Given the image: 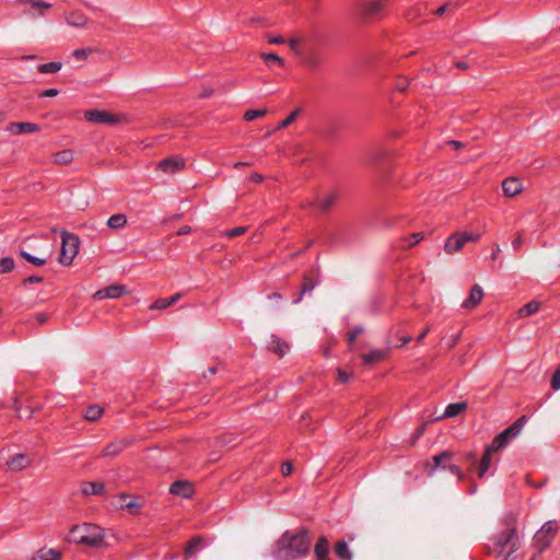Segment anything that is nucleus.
<instances>
[{"label":"nucleus","mask_w":560,"mask_h":560,"mask_svg":"<svg viewBox=\"0 0 560 560\" xmlns=\"http://www.w3.org/2000/svg\"><path fill=\"white\" fill-rule=\"evenodd\" d=\"M311 537L305 528L296 533L285 532L276 542L272 556L277 560H296L310 550Z\"/></svg>","instance_id":"f257e3e1"},{"label":"nucleus","mask_w":560,"mask_h":560,"mask_svg":"<svg viewBox=\"0 0 560 560\" xmlns=\"http://www.w3.org/2000/svg\"><path fill=\"white\" fill-rule=\"evenodd\" d=\"M70 542L89 547H101L104 542L103 529L96 525L84 523L73 526L68 537Z\"/></svg>","instance_id":"f03ea898"},{"label":"nucleus","mask_w":560,"mask_h":560,"mask_svg":"<svg viewBox=\"0 0 560 560\" xmlns=\"http://www.w3.org/2000/svg\"><path fill=\"white\" fill-rule=\"evenodd\" d=\"M520 548V539L514 528L505 529L495 538V549L503 560H514L513 553Z\"/></svg>","instance_id":"7ed1b4c3"},{"label":"nucleus","mask_w":560,"mask_h":560,"mask_svg":"<svg viewBox=\"0 0 560 560\" xmlns=\"http://www.w3.org/2000/svg\"><path fill=\"white\" fill-rule=\"evenodd\" d=\"M526 421L525 416L520 417L493 439L492 443L489 445L490 448L497 452L504 448L512 439L516 438L522 432Z\"/></svg>","instance_id":"20e7f679"},{"label":"nucleus","mask_w":560,"mask_h":560,"mask_svg":"<svg viewBox=\"0 0 560 560\" xmlns=\"http://www.w3.org/2000/svg\"><path fill=\"white\" fill-rule=\"evenodd\" d=\"M79 238L72 233L62 232L61 248L58 260L63 266H69L79 253Z\"/></svg>","instance_id":"39448f33"},{"label":"nucleus","mask_w":560,"mask_h":560,"mask_svg":"<svg viewBox=\"0 0 560 560\" xmlns=\"http://www.w3.org/2000/svg\"><path fill=\"white\" fill-rule=\"evenodd\" d=\"M452 453L448 451H444L432 457L433 464H428V475L433 476L438 469H448L453 475H455L459 481L465 479V475L459 469L458 466L453 465L451 463Z\"/></svg>","instance_id":"423d86ee"},{"label":"nucleus","mask_w":560,"mask_h":560,"mask_svg":"<svg viewBox=\"0 0 560 560\" xmlns=\"http://www.w3.org/2000/svg\"><path fill=\"white\" fill-rule=\"evenodd\" d=\"M558 530L556 521L546 522L541 528L534 536V544L539 552L545 550L552 541L555 534Z\"/></svg>","instance_id":"0eeeda50"},{"label":"nucleus","mask_w":560,"mask_h":560,"mask_svg":"<svg viewBox=\"0 0 560 560\" xmlns=\"http://www.w3.org/2000/svg\"><path fill=\"white\" fill-rule=\"evenodd\" d=\"M20 4L24 7L23 14L31 19L45 16L52 7L51 3L40 0H20Z\"/></svg>","instance_id":"6e6552de"},{"label":"nucleus","mask_w":560,"mask_h":560,"mask_svg":"<svg viewBox=\"0 0 560 560\" xmlns=\"http://www.w3.org/2000/svg\"><path fill=\"white\" fill-rule=\"evenodd\" d=\"M84 117L90 122L114 125L119 118L108 112L92 109L84 113Z\"/></svg>","instance_id":"1a4fd4ad"},{"label":"nucleus","mask_w":560,"mask_h":560,"mask_svg":"<svg viewBox=\"0 0 560 560\" xmlns=\"http://www.w3.org/2000/svg\"><path fill=\"white\" fill-rule=\"evenodd\" d=\"M339 194L336 190H329L316 197L313 205L322 212H328L337 202Z\"/></svg>","instance_id":"9d476101"},{"label":"nucleus","mask_w":560,"mask_h":560,"mask_svg":"<svg viewBox=\"0 0 560 560\" xmlns=\"http://www.w3.org/2000/svg\"><path fill=\"white\" fill-rule=\"evenodd\" d=\"M126 293H127L126 285L114 284V285H108L106 288L97 290L94 293L93 298L95 300L102 301L105 299H118V298H121L122 295H125Z\"/></svg>","instance_id":"9b49d317"},{"label":"nucleus","mask_w":560,"mask_h":560,"mask_svg":"<svg viewBox=\"0 0 560 560\" xmlns=\"http://www.w3.org/2000/svg\"><path fill=\"white\" fill-rule=\"evenodd\" d=\"M185 166V160L179 156H172L162 160L159 163V168L167 174H174L180 170H183Z\"/></svg>","instance_id":"f8f14e48"},{"label":"nucleus","mask_w":560,"mask_h":560,"mask_svg":"<svg viewBox=\"0 0 560 560\" xmlns=\"http://www.w3.org/2000/svg\"><path fill=\"white\" fill-rule=\"evenodd\" d=\"M170 492L174 495L189 499L194 494V487L189 481L177 480L171 485Z\"/></svg>","instance_id":"ddd939ff"},{"label":"nucleus","mask_w":560,"mask_h":560,"mask_svg":"<svg viewBox=\"0 0 560 560\" xmlns=\"http://www.w3.org/2000/svg\"><path fill=\"white\" fill-rule=\"evenodd\" d=\"M388 0H371L362 4V13L366 18L378 16L384 11Z\"/></svg>","instance_id":"4468645a"},{"label":"nucleus","mask_w":560,"mask_h":560,"mask_svg":"<svg viewBox=\"0 0 560 560\" xmlns=\"http://www.w3.org/2000/svg\"><path fill=\"white\" fill-rule=\"evenodd\" d=\"M465 245H466V243L463 238L462 233L456 232V233L452 234L446 240V242L444 244V250L446 254L453 255V254L459 252L460 249H463Z\"/></svg>","instance_id":"2eb2a0df"},{"label":"nucleus","mask_w":560,"mask_h":560,"mask_svg":"<svg viewBox=\"0 0 560 560\" xmlns=\"http://www.w3.org/2000/svg\"><path fill=\"white\" fill-rule=\"evenodd\" d=\"M483 299V290L479 284H475L469 296L462 303L463 308L471 310L478 306Z\"/></svg>","instance_id":"dca6fc26"},{"label":"nucleus","mask_w":560,"mask_h":560,"mask_svg":"<svg viewBox=\"0 0 560 560\" xmlns=\"http://www.w3.org/2000/svg\"><path fill=\"white\" fill-rule=\"evenodd\" d=\"M32 464V459L25 454H15L7 462V467L11 471H21Z\"/></svg>","instance_id":"f3484780"},{"label":"nucleus","mask_w":560,"mask_h":560,"mask_svg":"<svg viewBox=\"0 0 560 560\" xmlns=\"http://www.w3.org/2000/svg\"><path fill=\"white\" fill-rule=\"evenodd\" d=\"M502 190L505 197H515L522 192L523 184L516 177H509L503 180Z\"/></svg>","instance_id":"a211bd4d"},{"label":"nucleus","mask_w":560,"mask_h":560,"mask_svg":"<svg viewBox=\"0 0 560 560\" xmlns=\"http://www.w3.org/2000/svg\"><path fill=\"white\" fill-rule=\"evenodd\" d=\"M38 130V125L33 122H11L7 126V131L15 135L32 133Z\"/></svg>","instance_id":"6ab92c4d"},{"label":"nucleus","mask_w":560,"mask_h":560,"mask_svg":"<svg viewBox=\"0 0 560 560\" xmlns=\"http://www.w3.org/2000/svg\"><path fill=\"white\" fill-rule=\"evenodd\" d=\"M127 442L125 440H116L110 443H108L102 451L101 455L102 457H114L120 454L126 447Z\"/></svg>","instance_id":"aec40b11"},{"label":"nucleus","mask_w":560,"mask_h":560,"mask_svg":"<svg viewBox=\"0 0 560 560\" xmlns=\"http://www.w3.org/2000/svg\"><path fill=\"white\" fill-rule=\"evenodd\" d=\"M104 490V483L98 481H84L80 486V491L83 495L102 494Z\"/></svg>","instance_id":"412c9836"},{"label":"nucleus","mask_w":560,"mask_h":560,"mask_svg":"<svg viewBox=\"0 0 560 560\" xmlns=\"http://www.w3.org/2000/svg\"><path fill=\"white\" fill-rule=\"evenodd\" d=\"M66 22L72 27L83 28L88 25V18L80 11H73L66 15Z\"/></svg>","instance_id":"4be33fe9"},{"label":"nucleus","mask_w":560,"mask_h":560,"mask_svg":"<svg viewBox=\"0 0 560 560\" xmlns=\"http://www.w3.org/2000/svg\"><path fill=\"white\" fill-rule=\"evenodd\" d=\"M329 553V542L328 539L325 536H322L314 548V555L316 560H329L328 558Z\"/></svg>","instance_id":"5701e85b"},{"label":"nucleus","mask_w":560,"mask_h":560,"mask_svg":"<svg viewBox=\"0 0 560 560\" xmlns=\"http://www.w3.org/2000/svg\"><path fill=\"white\" fill-rule=\"evenodd\" d=\"M289 345L282 339L272 336L271 341L269 343V349L277 353L279 357H283L289 351Z\"/></svg>","instance_id":"b1692460"},{"label":"nucleus","mask_w":560,"mask_h":560,"mask_svg":"<svg viewBox=\"0 0 560 560\" xmlns=\"http://www.w3.org/2000/svg\"><path fill=\"white\" fill-rule=\"evenodd\" d=\"M494 450H491L488 445L486 447L485 454L480 460L479 468H478V477L482 478L486 472L489 470L490 464H491V455L494 453Z\"/></svg>","instance_id":"393cba45"},{"label":"nucleus","mask_w":560,"mask_h":560,"mask_svg":"<svg viewBox=\"0 0 560 560\" xmlns=\"http://www.w3.org/2000/svg\"><path fill=\"white\" fill-rule=\"evenodd\" d=\"M127 217L124 213H117L108 218L106 224L112 230H121L127 225Z\"/></svg>","instance_id":"a878e982"},{"label":"nucleus","mask_w":560,"mask_h":560,"mask_svg":"<svg viewBox=\"0 0 560 560\" xmlns=\"http://www.w3.org/2000/svg\"><path fill=\"white\" fill-rule=\"evenodd\" d=\"M467 408V404L462 402H453L446 406L442 418H454L464 411Z\"/></svg>","instance_id":"bb28decb"},{"label":"nucleus","mask_w":560,"mask_h":560,"mask_svg":"<svg viewBox=\"0 0 560 560\" xmlns=\"http://www.w3.org/2000/svg\"><path fill=\"white\" fill-rule=\"evenodd\" d=\"M180 299V294L176 293L170 298L158 299L151 306L150 310H164L175 304Z\"/></svg>","instance_id":"cd10ccee"},{"label":"nucleus","mask_w":560,"mask_h":560,"mask_svg":"<svg viewBox=\"0 0 560 560\" xmlns=\"http://www.w3.org/2000/svg\"><path fill=\"white\" fill-rule=\"evenodd\" d=\"M335 553L338 558L342 560H351L352 555L349 550V547L346 541L340 540L335 546Z\"/></svg>","instance_id":"c85d7f7f"},{"label":"nucleus","mask_w":560,"mask_h":560,"mask_svg":"<svg viewBox=\"0 0 560 560\" xmlns=\"http://www.w3.org/2000/svg\"><path fill=\"white\" fill-rule=\"evenodd\" d=\"M540 303L537 301H530L526 303L523 307L520 308L518 315L521 317H526L533 315L539 311Z\"/></svg>","instance_id":"c756f323"},{"label":"nucleus","mask_w":560,"mask_h":560,"mask_svg":"<svg viewBox=\"0 0 560 560\" xmlns=\"http://www.w3.org/2000/svg\"><path fill=\"white\" fill-rule=\"evenodd\" d=\"M103 415V409L98 405H93L86 408L84 412V418L88 421H96L98 420Z\"/></svg>","instance_id":"7c9ffc66"},{"label":"nucleus","mask_w":560,"mask_h":560,"mask_svg":"<svg viewBox=\"0 0 560 560\" xmlns=\"http://www.w3.org/2000/svg\"><path fill=\"white\" fill-rule=\"evenodd\" d=\"M202 548V544H201V538L199 536L197 537H194L186 546V549H185V556L186 557H191L194 556L197 551L201 550Z\"/></svg>","instance_id":"2f4dec72"},{"label":"nucleus","mask_w":560,"mask_h":560,"mask_svg":"<svg viewBox=\"0 0 560 560\" xmlns=\"http://www.w3.org/2000/svg\"><path fill=\"white\" fill-rule=\"evenodd\" d=\"M19 255L34 266H42L47 261L46 257H36L24 249H20Z\"/></svg>","instance_id":"473e14b6"},{"label":"nucleus","mask_w":560,"mask_h":560,"mask_svg":"<svg viewBox=\"0 0 560 560\" xmlns=\"http://www.w3.org/2000/svg\"><path fill=\"white\" fill-rule=\"evenodd\" d=\"M35 560H60V553L54 549H40Z\"/></svg>","instance_id":"72a5a7b5"},{"label":"nucleus","mask_w":560,"mask_h":560,"mask_svg":"<svg viewBox=\"0 0 560 560\" xmlns=\"http://www.w3.org/2000/svg\"><path fill=\"white\" fill-rule=\"evenodd\" d=\"M62 68V63L59 62V61H52V62H48V63H42L37 67V70L40 72V73H56L58 71H60Z\"/></svg>","instance_id":"f704fd0d"},{"label":"nucleus","mask_w":560,"mask_h":560,"mask_svg":"<svg viewBox=\"0 0 560 560\" xmlns=\"http://www.w3.org/2000/svg\"><path fill=\"white\" fill-rule=\"evenodd\" d=\"M73 160V152L71 150H62L55 154L54 162L56 164H68Z\"/></svg>","instance_id":"c9c22d12"},{"label":"nucleus","mask_w":560,"mask_h":560,"mask_svg":"<svg viewBox=\"0 0 560 560\" xmlns=\"http://www.w3.org/2000/svg\"><path fill=\"white\" fill-rule=\"evenodd\" d=\"M384 358V351L382 350H372L369 353L362 355V360L364 364H372L377 361H381Z\"/></svg>","instance_id":"e433bc0d"},{"label":"nucleus","mask_w":560,"mask_h":560,"mask_svg":"<svg viewBox=\"0 0 560 560\" xmlns=\"http://www.w3.org/2000/svg\"><path fill=\"white\" fill-rule=\"evenodd\" d=\"M120 498V501H121V508L122 509H126L128 510L129 512L131 513H137L139 508H140V504L138 503L137 500H129L127 501V499L129 498L127 494H120L119 495Z\"/></svg>","instance_id":"4c0bfd02"},{"label":"nucleus","mask_w":560,"mask_h":560,"mask_svg":"<svg viewBox=\"0 0 560 560\" xmlns=\"http://www.w3.org/2000/svg\"><path fill=\"white\" fill-rule=\"evenodd\" d=\"M304 63L311 69H316L320 65V57L315 51H311L305 56Z\"/></svg>","instance_id":"58836bf2"},{"label":"nucleus","mask_w":560,"mask_h":560,"mask_svg":"<svg viewBox=\"0 0 560 560\" xmlns=\"http://www.w3.org/2000/svg\"><path fill=\"white\" fill-rule=\"evenodd\" d=\"M15 268L12 257H3L0 259V273H8Z\"/></svg>","instance_id":"ea45409f"},{"label":"nucleus","mask_w":560,"mask_h":560,"mask_svg":"<svg viewBox=\"0 0 560 560\" xmlns=\"http://www.w3.org/2000/svg\"><path fill=\"white\" fill-rule=\"evenodd\" d=\"M267 114V110L265 108L261 109H248L244 113V119L246 121H252L256 118L264 117Z\"/></svg>","instance_id":"a19ab883"},{"label":"nucleus","mask_w":560,"mask_h":560,"mask_svg":"<svg viewBox=\"0 0 560 560\" xmlns=\"http://www.w3.org/2000/svg\"><path fill=\"white\" fill-rule=\"evenodd\" d=\"M424 237L423 233L421 232H418V233H412L410 234L408 237L404 238V242H406V244L401 245L402 248H406V247H411L413 246L415 244L419 243L420 241H422Z\"/></svg>","instance_id":"79ce46f5"},{"label":"nucleus","mask_w":560,"mask_h":560,"mask_svg":"<svg viewBox=\"0 0 560 560\" xmlns=\"http://www.w3.org/2000/svg\"><path fill=\"white\" fill-rule=\"evenodd\" d=\"M95 51H96V49H94V48H90V47H88V48H79V49L73 50L72 56H73L77 60H85V59H88V57H89L91 54H93V52H95Z\"/></svg>","instance_id":"37998d69"},{"label":"nucleus","mask_w":560,"mask_h":560,"mask_svg":"<svg viewBox=\"0 0 560 560\" xmlns=\"http://www.w3.org/2000/svg\"><path fill=\"white\" fill-rule=\"evenodd\" d=\"M261 59L266 62V63H271V62H276L278 63L280 67H283L284 66V61L281 57H279L278 55L273 54V52H264L261 54Z\"/></svg>","instance_id":"c03bdc74"},{"label":"nucleus","mask_w":560,"mask_h":560,"mask_svg":"<svg viewBox=\"0 0 560 560\" xmlns=\"http://www.w3.org/2000/svg\"><path fill=\"white\" fill-rule=\"evenodd\" d=\"M300 115V109L293 110L287 118H284L282 121H280L277 126V130H281L287 128L289 125H291Z\"/></svg>","instance_id":"a18cd8bd"},{"label":"nucleus","mask_w":560,"mask_h":560,"mask_svg":"<svg viewBox=\"0 0 560 560\" xmlns=\"http://www.w3.org/2000/svg\"><path fill=\"white\" fill-rule=\"evenodd\" d=\"M316 287V283L312 280L311 277L304 276L303 284L301 288L302 294L312 292Z\"/></svg>","instance_id":"49530a36"},{"label":"nucleus","mask_w":560,"mask_h":560,"mask_svg":"<svg viewBox=\"0 0 560 560\" xmlns=\"http://www.w3.org/2000/svg\"><path fill=\"white\" fill-rule=\"evenodd\" d=\"M247 231L246 226H237L223 232L225 237H236L243 235Z\"/></svg>","instance_id":"de8ad7c7"},{"label":"nucleus","mask_w":560,"mask_h":560,"mask_svg":"<svg viewBox=\"0 0 560 560\" xmlns=\"http://www.w3.org/2000/svg\"><path fill=\"white\" fill-rule=\"evenodd\" d=\"M337 377L340 383H347L352 377V373L338 369Z\"/></svg>","instance_id":"09e8293b"},{"label":"nucleus","mask_w":560,"mask_h":560,"mask_svg":"<svg viewBox=\"0 0 560 560\" xmlns=\"http://www.w3.org/2000/svg\"><path fill=\"white\" fill-rule=\"evenodd\" d=\"M460 233L463 235L465 243H467V242L475 243V242L479 241V238H480L479 233H469V232H460Z\"/></svg>","instance_id":"8fccbe9b"},{"label":"nucleus","mask_w":560,"mask_h":560,"mask_svg":"<svg viewBox=\"0 0 560 560\" xmlns=\"http://www.w3.org/2000/svg\"><path fill=\"white\" fill-rule=\"evenodd\" d=\"M551 387L555 390L560 389V370H557L551 378Z\"/></svg>","instance_id":"3c124183"},{"label":"nucleus","mask_w":560,"mask_h":560,"mask_svg":"<svg viewBox=\"0 0 560 560\" xmlns=\"http://www.w3.org/2000/svg\"><path fill=\"white\" fill-rule=\"evenodd\" d=\"M288 45L290 47V49L292 51H294L296 55H300L301 54V50H300V40L298 38H291L289 42H288Z\"/></svg>","instance_id":"603ef678"},{"label":"nucleus","mask_w":560,"mask_h":560,"mask_svg":"<svg viewBox=\"0 0 560 560\" xmlns=\"http://www.w3.org/2000/svg\"><path fill=\"white\" fill-rule=\"evenodd\" d=\"M43 282V278L38 276H30L23 280V284H34Z\"/></svg>","instance_id":"864d4df0"},{"label":"nucleus","mask_w":560,"mask_h":560,"mask_svg":"<svg viewBox=\"0 0 560 560\" xmlns=\"http://www.w3.org/2000/svg\"><path fill=\"white\" fill-rule=\"evenodd\" d=\"M34 319L38 325H44L48 320V315L45 313H37L34 315Z\"/></svg>","instance_id":"5fc2aeb1"},{"label":"nucleus","mask_w":560,"mask_h":560,"mask_svg":"<svg viewBox=\"0 0 560 560\" xmlns=\"http://www.w3.org/2000/svg\"><path fill=\"white\" fill-rule=\"evenodd\" d=\"M522 244H523V234L518 233L517 236L515 237V240L512 242V247L516 252L520 249Z\"/></svg>","instance_id":"6e6d98bb"},{"label":"nucleus","mask_w":560,"mask_h":560,"mask_svg":"<svg viewBox=\"0 0 560 560\" xmlns=\"http://www.w3.org/2000/svg\"><path fill=\"white\" fill-rule=\"evenodd\" d=\"M281 472L283 476H289L292 472V464L289 462H285L281 466Z\"/></svg>","instance_id":"4d7b16f0"},{"label":"nucleus","mask_w":560,"mask_h":560,"mask_svg":"<svg viewBox=\"0 0 560 560\" xmlns=\"http://www.w3.org/2000/svg\"><path fill=\"white\" fill-rule=\"evenodd\" d=\"M59 91L57 89H48L40 93V96L43 97H54L57 96Z\"/></svg>","instance_id":"13d9d810"},{"label":"nucleus","mask_w":560,"mask_h":560,"mask_svg":"<svg viewBox=\"0 0 560 560\" xmlns=\"http://www.w3.org/2000/svg\"><path fill=\"white\" fill-rule=\"evenodd\" d=\"M450 3H445L443 4L442 7H440L439 9H436L434 11V14L438 15V16H441L445 13L446 9L448 8Z\"/></svg>","instance_id":"bf43d9fd"},{"label":"nucleus","mask_w":560,"mask_h":560,"mask_svg":"<svg viewBox=\"0 0 560 560\" xmlns=\"http://www.w3.org/2000/svg\"><path fill=\"white\" fill-rule=\"evenodd\" d=\"M268 42H269L270 44H283V43H284V38H283V37H281V36H275V37H270V38L268 39Z\"/></svg>","instance_id":"052dcab7"},{"label":"nucleus","mask_w":560,"mask_h":560,"mask_svg":"<svg viewBox=\"0 0 560 560\" xmlns=\"http://www.w3.org/2000/svg\"><path fill=\"white\" fill-rule=\"evenodd\" d=\"M501 252L499 244H493V253L491 255L492 260H495Z\"/></svg>","instance_id":"680f3d73"},{"label":"nucleus","mask_w":560,"mask_h":560,"mask_svg":"<svg viewBox=\"0 0 560 560\" xmlns=\"http://www.w3.org/2000/svg\"><path fill=\"white\" fill-rule=\"evenodd\" d=\"M448 145L455 148V149H460L464 147V143L460 142V141H457V140H451L447 142Z\"/></svg>","instance_id":"e2e57ef3"},{"label":"nucleus","mask_w":560,"mask_h":560,"mask_svg":"<svg viewBox=\"0 0 560 560\" xmlns=\"http://www.w3.org/2000/svg\"><path fill=\"white\" fill-rule=\"evenodd\" d=\"M249 180H252L254 183H260V182H262V176L258 173H255L249 176Z\"/></svg>","instance_id":"0e129e2a"},{"label":"nucleus","mask_w":560,"mask_h":560,"mask_svg":"<svg viewBox=\"0 0 560 560\" xmlns=\"http://www.w3.org/2000/svg\"><path fill=\"white\" fill-rule=\"evenodd\" d=\"M408 83L406 81L399 82L396 84V90L399 92H404L407 89Z\"/></svg>","instance_id":"69168bd1"},{"label":"nucleus","mask_w":560,"mask_h":560,"mask_svg":"<svg viewBox=\"0 0 560 560\" xmlns=\"http://www.w3.org/2000/svg\"><path fill=\"white\" fill-rule=\"evenodd\" d=\"M362 330L363 329L361 327L353 329V332L350 335V341H353L357 336L362 332Z\"/></svg>","instance_id":"338daca9"},{"label":"nucleus","mask_w":560,"mask_h":560,"mask_svg":"<svg viewBox=\"0 0 560 560\" xmlns=\"http://www.w3.org/2000/svg\"><path fill=\"white\" fill-rule=\"evenodd\" d=\"M430 328H425L418 337H417V341L420 342L424 339V337L428 335Z\"/></svg>","instance_id":"774afa93"}]
</instances>
